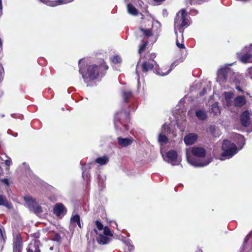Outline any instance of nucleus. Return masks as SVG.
Instances as JSON below:
<instances>
[{
    "mask_svg": "<svg viewBox=\"0 0 252 252\" xmlns=\"http://www.w3.org/2000/svg\"><path fill=\"white\" fill-rule=\"evenodd\" d=\"M252 235V233H249L245 238L243 244L242 246V248L241 250V252H244L246 251V246H247V243L248 241V240L250 239V237Z\"/></svg>",
    "mask_w": 252,
    "mask_h": 252,
    "instance_id": "obj_33",
    "label": "nucleus"
},
{
    "mask_svg": "<svg viewBox=\"0 0 252 252\" xmlns=\"http://www.w3.org/2000/svg\"><path fill=\"white\" fill-rule=\"evenodd\" d=\"M40 2L50 6H56L65 4L73 1L74 0H39Z\"/></svg>",
    "mask_w": 252,
    "mask_h": 252,
    "instance_id": "obj_10",
    "label": "nucleus"
},
{
    "mask_svg": "<svg viewBox=\"0 0 252 252\" xmlns=\"http://www.w3.org/2000/svg\"><path fill=\"white\" fill-rule=\"evenodd\" d=\"M238 139L240 141V143L242 145V146L240 148V149H241L242 148L243 146H244L245 144V138L243 136H242L241 135H238Z\"/></svg>",
    "mask_w": 252,
    "mask_h": 252,
    "instance_id": "obj_37",
    "label": "nucleus"
},
{
    "mask_svg": "<svg viewBox=\"0 0 252 252\" xmlns=\"http://www.w3.org/2000/svg\"><path fill=\"white\" fill-rule=\"evenodd\" d=\"M96 240L98 243L101 245L107 244L110 241L109 238L107 237V236H105L101 234L98 236Z\"/></svg>",
    "mask_w": 252,
    "mask_h": 252,
    "instance_id": "obj_28",
    "label": "nucleus"
},
{
    "mask_svg": "<svg viewBox=\"0 0 252 252\" xmlns=\"http://www.w3.org/2000/svg\"><path fill=\"white\" fill-rule=\"evenodd\" d=\"M39 245L40 242L38 241L31 242L28 246L27 252H40Z\"/></svg>",
    "mask_w": 252,
    "mask_h": 252,
    "instance_id": "obj_18",
    "label": "nucleus"
},
{
    "mask_svg": "<svg viewBox=\"0 0 252 252\" xmlns=\"http://www.w3.org/2000/svg\"><path fill=\"white\" fill-rule=\"evenodd\" d=\"M111 61L114 64L120 63L122 62V60L119 55H116L112 57L110 59Z\"/></svg>",
    "mask_w": 252,
    "mask_h": 252,
    "instance_id": "obj_32",
    "label": "nucleus"
},
{
    "mask_svg": "<svg viewBox=\"0 0 252 252\" xmlns=\"http://www.w3.org/2000/svg\"><path fill=\"white\" fill-rule=\"evenodd\" d=\"M121 95L124 101L126 103L129 102L132 97V92L128 89L122 90Z\"/></svg>",
    "mask_w": 252,
    "mask_h": 252,
    "instance_id": "obj_19",
    "label": "nucleus"
},
{
    "mask_svg": "<svg viewBox=\"0 0 252 252\" xmlns=\"http://www.w3.org/2000/svg\"><path fill=\"white\" fill-rule=\"evenodd\" d=\"M246 94H247V95H249V94H249V93H248V92H247V93H246Z\"/></svg>",
    "mask_w": 252,
    "mask_h": 252,
    "instance_id": "obj_58",
    "label": "nucleus"
},
{
    "mask_svg": "<svg viewBox=\"0 0 252 252\" xmlns=\"http://www.w3.org/2000/svg\"><path fill=\"white\" fill-rule=\"evenodd\" d=\"M251 114L246 110L242 112L240 116L241 124L244 127L248 126L251 124Z\"/></svg>",
    "mask_w": 252,
    "mask_h": 252,
    "instance_id": "obj_11",
    "label": "nucleus"
},
{
    "mask_svg": "<svg viewBox=\"0 0 252 252\" xmlns=\"http://www.w3.org/2000/svg\"><path fill=\"white\" fill-rule=\"evenodd\" d=\"M248 252H252V246L251 247L250 250Z\"/></svg>",
    "mask_w": 252,
    "mask_h": 252,
    "instance_id": "obj_54",
    "label": "nucleus"
},
{
    "mask_svg": "<svg viewBox=\"0 0 252 252\" xmlns=\"http://www.w3.org/2000/svg\"><path fill=\"white\" fill-rule=\"evenodd\" d=\"M153 0L156 2H160V1H163L164 0Z\"/></svg>",
    "mask_w": 252,
    "mask_h": 252,
    "instance_id": "obj_53",
    "label": "nucleus"
},
{
    "mask_svg": "<svg viewBox=\"0 0 252 252\" xmlns=\"http://www.w3.org/2000/svg\"><path fill=\"white\" fill-rule=\"evenodd\" d=\"M195 116L200 120H205L207 118L206 112L203 109H198L195 111Z\"/></svg>",
    "mask_w": 252,
    "mask_h": 252,
    "instance_id": "obj_26",
    "label": "nucleus"
},
{
    "mask_svg": "<svg viewBox=\"0 0 252 252\" xmlns=\"http://www.w3.org/2000/svg\"><path fill=\"white\" fill-rule=\"evenodd\" d=\"M83 59L79 61V73L82 75V77L85 83L88 84L89 82L96 79L99 75V70L100 68H104L107 70L108 66L106 64H102L98 66L96 65H90L87 66H84L81 64L84 62Z\"/></svg>",
    "mask_w": 252,
    "mask_h": 252,
    "instance_id": "obj_1",
    "label": "nucleus"
},
{
    "mask_svg": "<svg viewBox=\"0 0 252 252\" xmlns=\"http://www.w3.org/2000/svg\"><path fill=\"white\" fill-rule=\"evenodd\" d=\"M138 64H139V63L137 64V65L136 66V73L137 74L138 83H139V78H140L139 74V73H138V69L139 68Z\"/></svg>",
    "mask_w": 252,
    "mask_h": 252,
    "instance_id": "obj_44",
    "label": "nucleus"
},
{
    "mask_svg": "<svg viewBox=\"0 0 252 252\" xmlns=\"http://www.w3.org/2000/svg\"><path fill=\"white\" fill-rule=\"evenodd\" d=\"M133 0H125V2L127 4V9L128 13L132 15H136L138 13V11L136 8L130 3Z\"/></svg>",
    "mask_w": 252,
    "mask_h": 252,
    "instance_id": "obj_21",
    "label": "nucleus"
},
{
    "mask_svg": "<svg viewBox=\"0 0 252 252\" xmlns=\"http://www.w3.org/2000/svg\"><path fill=\"white\" fill-rule=\"evenodd\" d=\"M245 75L247 77L250 78L252 80V66L249 67L245 73Z\"/></svg>",
    "mask_w": 252,
    "mask_h": 252,
    "instance_id": "obj_36",
    "label": "nucleus"
},
{
    "mask_svg": "<svg viewBox=\"0 0 252 252\" xmlns=\"http://www.w3.org/2000/svg\"><path fill=\"white\" fill-rule=\"evenodd\" d=\"M206 92V90L205 89H203L202 92L200 93V95H203Z\"/></svg>",
    "mask_w": 252,
    "mask_h": 252,
    "instance_id": "obj_50",
    "label": "nucleus"
},
{
    "mask_svg": "<svg viewBox=\"0 0 252 252\" xmlns=\"http://www.w3.org/2000/svg\"><path fill=\"white\" fill-rule=\"evenodd\" d=\"M12 163V160L10 158H8L5 160V164L7 166H9Z\"/></svg>",
    "mask_w": 252,
    "mask_h": 252,
    "instance_id": "obj_43",
    "label": "nucleus"
},
{
    "mask_svg": "<svg viewBox=\"0 0 252 252\" xmlns=\"http://www.w3.org/2000/svg\"><path fill=\"white\" fill-rule=\"evenodd\" d=\"M95 224L99 230H102L104 227L99 220H97L95 221Z\"/></svg>",
    "mask_w": 252,
    "mask_h": 252,
    "instance_id": "obj_35",
    "label": "nucleus"
},
{
    "mask_svg": "<svg viewBox=\"0 0 252 252\" xmlns=\"http://www.w3.org/2000/svg\"><path fill=\"white\" fill-rule=\"evenodd\" d=\"M164 160L172 165H178L180 161L178 159L177 152L175 150L168 151L165 157H163Z\"/></svg>",
    "mask_w": 252,
    "mask_h": 252,
    "instance_id": "obj_8",
    "label": "nucleus"
},
{
    "mask_svg": "<svg viewBox=\"0 0 252 252\" xmlns=\"http://www.w3.org/2000/svg\"><path fill=\"white\" fill-rule=\"evenodd\" d=\"M129 121V110H120L117 112L114 117V125L119 134L128 129L127 123Z\"/></svg>",
    "mask_w": 252,
    "mask_h": 252,
    "instance_id": "obj_3",
    "label": "nucleus"
},
{
    "mask_svg": "<svg viewBox=\"0 0 252 252\" xmlns=\"http://www.w3.org/2000/svg\"><path fill=\"white\" fill-rule=\"evenodd\" d=\"M7 133L8 134L11 135L14 137H17L18 135V133L17 132H13L12 130L10 129H8Z\"/></svg>",
    "mask_w": 252,
    "mask_h": 252,
    "instance_id": "obj_40",
    "label": "nucleus"
},
{
    "mask_svg": "<svg viewBox=\"0 0 252 252\" xmlns=\"http://www.w3.org/2000/svg\"><path fill=\"white\" fill-rule=\"evenodd\" d=\"M204 1H206V0H203Z\"/></svg>",
    "mask_w": 252,
    "mask_h": 252,
    "instance_id": "obj_61",
    "label": "nucleus"
},
{
    "mask_svg": "<svg viewBox=\"0 0 252 252\" xmlns=\"http://www.w3.org/2000/svg\"><path fill=\"white\" fill-rule=\"evenodd\" d=\"M93 163H90L88 164L83 165L82 162H81L82 165L81 169L82 170V176L84 180H88L90 178V174L87 170L88 169H90L91 168V165H92Z\"/></svg>",
    "mask_w": 252,
    "mask_h": 252,
    "instance_id": "obj_20",
    "label": "nucleus"
},
{
    "mask_svg": "<svg viewBox=\"0 0 252 252\" xmlns=\"http://www.w3.org/2000/svg\"><path fill=\"white\" fill-rule=\"evenodd\" d=\"M193 2V1L191 2L190 4H192Z\"/></svg>",
    "mask_w": 252,
    "mask_h": 252,
    "instance_id": "obj_59",
    "label": "nucleus"
},
{
    "mask_svg": "<svg viewBox=\"0 0 252 252\" xmlns=\"http://www.w3.org/2000/svg\"><path fill=\"white\" fill-rule=\"evenodd\" d=\"M118 144L123 147H126L129 145H130L134 141L132 137H129L126 138H123L122 137H118L117 138Z\"/></svg>",
    "mask_w": 252,
    "mask_h": 252,
    "instance_id": "obj_15",
    "label": "nucleus"
},
{
    "mask_svg": "<svg viewBox=\"0 0 252 252\" xmlns=\"http://www.w3.org/2000/svg\"><path fill=\"white\" fill-rule=\"evenodd\" d=\"M221 148L223 152L220 158L221 160L231 158L239 151L235 144L227 140H223Z\"/></svg>",
    "mask_w": 252,
    "mask_h": 252,
    "instance_id": "obj_4",
    "label": "nucleus"
},
{
    "mask_svg": "<svg viewBox=\"0 0 252 252\" xmlns=\"http://www.w3.org/2000/svg\"><path fill=\"white\" fill-rule=\"evenodd\" d=\"M22 249V241L20 238L17 237L13 242V252H20Z\"/></svg>",
    "mask_w": 252,
    "mask_h": 252,
    "instance_id": "obj_23",
    "label": "nucleus"
},
{
    "mask_svg": "<svg viewBox=\"0 0 252 252\" xmlns=\"http://www.w3.org/2000/svg\"><path fill=\"white\" fill-rule=\"evenodd\" d=\"M133 249V246L132 245H129V250H132Z\"/></svg>",
    "mask_w": 252,
    "mask_h": 252,
    "instance_id": "obj_52",
    "label": "nucleus"
},
{
    "mask_svg": "<svg viewBox=\"0 0 252 252\" xmlns=\"http://www.w3.org/2000/svg\"><path fill=\"white\" fill-rule=\"evenodd\" d=\"M156 57L155 53H152L150 55V59H154V58Z\"/></svg>",
    "mask_w": 252,
    "mask_h": 252,
    "instance_id": "obj_49",
    "label": "nucleus"
},
{
    "mask_svg": "<svg viewBox=\"0 0 252 252\" xmlns=\"http://www.w3.org/2000/svg\"><path fill=\"white\" fill-rule=\"evenodd\" d=\"M247 102L245 97L243 95H238L233 99V106L236 107H242Z\"/></svg>",
    "mask_w": 252,
    "mask_h": 252,
    "instance_id": "obj_16",
    "label": "nucleus"
},
{
    "mask_svg": "<svg viewBox=\"0 0 252 252\" xmlns=\"http://www.w3.org/2000/svg\"><path fill=\"white\" fill-rule=\"evenodd\" d=\"M168 140V138L164 134H163L162 133L159 134L158 137V142L160 144H165L167 142Z\"/></svg>",
    "mask_w": 252,
    "mask_h": 252,
    "instance_id": "obj_31",
    "label": "nucleus"
},
{
    "mask_svg": "<svg viewBox=\"0 0 252 252\" xmlns=\"http://www.w3.org/2000/svg\"><path fill=\"white\" fill-rule=\"evenodd\" d=\"M237 55L238 59L243 63H247L251 62L252 59V43L245 46Z\"/></svg>",
    "mask_w": 252,
    "mask_h": 252,
    "instance_id": "obj_6",
    "label": "nucleus"
},
{
    "mask_svg": "<svg viewBox=\"0 0 252 252\" xmlns=\"http://www.w3.org/2000/svg\"><path fill=\"white\" fill-rule=\"evenodd\" d=\"M197 252H202L201 250H198Z\"/></svg>",
    "mask_w": 252,
    "mask_h": 252,
    "instance_id": "obj_56",
    "label": "nucleus"
},
{
    "mask_svg": "<svg viewBox=\"0 0 252 252\" xmlns=\"http://www.w3.org/2000/svg\"><path fill=\"white\" fill-rule=\"evenodd\" d=\"M0 235L1 239L4 241V234L3 233V230H2V227L0 226Z\"/></svg>",
    "mask_w": 252,
    "mask_h": 252,
    "instance_id": "obj_46",
    "label": "nucleus"
},
{
    "mask_svg": "<svg viewBox=\"0 0 252 252\" xmlns=\"http://www.w3.org/2000/svg\"><path fill=\"white\" fill-rule=\"evenodd\" d=\"M209 130L211 133H213L215 130V127L213 126H211L209 127Z\"/></svg>",
    "mask_w": 252,
    "mask_h": 252,
    "instance_id": "obj_48",
    "label": "nucleus"
},
{
    "mask_svg": "<svg viewBox=\"0 0 252 252\" xmlns=\"http://www.w3.org/2000/svg\"><path fill=\"white\" fill-rule=\"evenodd\" d=\"M210 112L214 116H217L220 114V107L219 106L218 102H215L211 105Z\"/></svg>",
    "mask_w": 252,
    "mask_h": 252,
    "instance_id": "obj_27",
    "label": "nucleus"
},
{
    "mask_svg": "<svg viewBox=\"0 0 252 252\" xmlns=\"http://www.w3.org/2000/svg\"><path fill=\"white\" fill-rule=\"evenodd\" d=\"M187 15V14L185 9H182L177 13L174 19V31L176 34H177L178 31L183 34V30H181V29L184 27L189 26Z\"/></svg>",
    "mask_w": 252,
    "mask_h": 252,
    "instance_id": "obj_5",
    "label": "nucleus"
},
{
    "mask_svg": "<svg viewBox=\"0 0 252 252\" xmlns=\"http://www.w3.org/2000/svg\"><path fill=\"white\" fill-rule=\"evenodd\" d=\"M176 45L180 49H184V48H185V45H184V43H179L177 39L176 40Z\"/></svg>",
    "mask_w": 252,
    "mask_h": 252,
    "instance_id": "obj_41",
    "label": "nucleus"
},
{
    "mask_svg": "<svg viewBox=\"0 0 252 252\" xmlns=\"http://www.w3.org/2000/svg\"><path fill=\"white\" fill-rule=\"evenodd\" d=\"M0 206H4L8 209L13 208L11 203L7 200L6 196L1 194L0 195Z\"/></svg>",
    "mask_w": 252,
    "mask_h": 252,
    "instance_id": "obj_22",
    "label": "nucleus"
},
{
    "mask_svg": "<svg viewBox=\"0 0 252 252\" xmlns=\"http://www.w3.org/2000/svg\"><path fill=\"white\" fill-rule=\"evenodd\" d=\"M70 223L74 225H76V224H77L79 228H82L80 217L78 214L72 215L70 218Z\"/></svg>",
    "mask_w": 252,
    "mask_h": 252,
    "instance_id": "obj_25",
    "label": "nucleus"
},
{
    "mask_svg": "<svg viewBox=\"0 0 252 252\" xmlns=\"http://www.w3.org/2000/svg\"><path fill=\"white\" fill-rule=\"evenodd\" d=\"M62 110L63 111V110H64V108L63 107V108H62Z\"/></svg>",
    "mask_w": 252,
    "mask_h": 252,
    "instance_id": "obj_60",
    "label": "nucleus"
},
{
    "mask_svg": "<svg viewBox=\"0 0 252 252\" xmlns=\"http://www.w3.org/2000/svg\"><path fill=\"white\" fill-rule=\"evenodd\" d=\"M227 70L225 68H222L218 70L217 80L220 84L225 82L227 80Z\"/></svg>",
    "mask_w": 252,
    "mask_h": 252,
    "instance_id": "obj_13",
    "label": "nucleus"
},
{
    "mask_svg": "<svg viewBox=\"0 0 252 252\" xmlns=\"http://www.w3.org/2000/svg\"><path fill=\"white\" fill-rule=\"evenodd\" d=\"M163 130L167 133H169L170 131V128L168 125L164 124L162 126Z\"/></svg>",
    "mask_w": 252,
    "mask_h": 252,
    "instance_id": "obj_39",
    "label": "nucleus"
},
{
    "mask_svg": "<svg viewBox=\"0 0 252 252\" xmlns=\"http://www.w3.org/2000/svg\"><path fill=\"white\" fill-rule=\"evenodd\" d=\"M103 234L104 235L108 236H112L113 234L111 232L110 228L108 226H105L103 228Z\"/></svg>",
    "mask_w": 252,
    "mask_h": 252,
    "instance_id": "obj_34",
    "label": "nucleus"
},
{
    "mask_svg": "<svg viewBox=\"0 0 252 252\" xmlns=\"http://www.w3.org/2000/svg\"><path fill=\"white\" fill-rule=\"evenodd\" d=\"M148 43L147 41L143 42L140 46L138 52L139 53H141L146 48Z\"/></svg>",
    "mask_w": 252,
    "mask_h": 252,
    "instance_id": "obj_38",
    "label": "nucleus"
},
{
    "mask_svg": "<svg viewBox=\"0 0 252 252\" xmlns=\"http://www.w3.org/2000/svg\"><path fill=\"white\" fill-rule=\"evenodd\" d=\"M2 46V42L1 39L0 38V48Z\"/></svg>",
    "mask_w": 252,
    "mask_h": 252,
    "instance_id": "obj_55",
    "label": "nucleus"
},
{
    "mask_svg": "<svg viewBox=\"0 0 252 252\" xmlns=\"http://www.w3.org/2000/svg\"><path fill=\"white\" fill-rule=\"evenodd\" d=\"M109 158L106 156L98 157L95 159V160L91 163H93L92 165L94 163H97L100 165H104L106 164L109 161Z\"/></svg>",
    "mask_w": 252,
    "mask_h": 252,
    "instance_id": "obj_24",
    "label": "nucleus"
},
{
    "mask_svg": "<svg viewBox=\"0 0 252 252\" xmlns=\"http://www.w3.org/2000/svg\"><path fill=\"white\" fill-rule=\"evenodd\" d=\"M140 32L146 37H149L153 35L152 31L150 29H146L142 28H139Z\"/></svg>",
    "mask_w": 252,
    "mask_h": 252,
    "instance_id": "obj_30",
    "label": "nucleus"
},
{
    "mask_svg": "<svg viewBox=\"0 0 252 252\" xmlns=\"http://www.w3.org/2000/svg\"><path fill=\"white\" fill-rule=\"evenodd\" d=\"M53 212L57 217H60L66 214L67 210L62 203H57L53 208Z\"/></svg>",
    "mask_w": 252,
    "mask_h": 252,
    "instance_id": "obj_12",
    "label": "nucleus"
},
{
    "mask_svg": "<svg viewBox=\"0 0 252 252\" xmlns=\"http://www.w3.org/2000/svg\"><path fill=\"white\" fill-rule=\"evenodd\" d=\"M61 240V237L59 234H56L53 238L54 241L60 242Z\"/></svg>",
    "mask_w": 252,
    "mask_h": 252,
    "instance_id": "obj_42",
    "label": "nucleus"
},
{
    "mask_svg": "<svg viewBox=\"0 0 252 252\" xmlns=\"http://www.w3.org/2000/svg\"><path fill=\"white\" fill-rule=\"evenodd\" d=\"M197 138V134L194 133H190L184 137V141L186 145H190L193 144Z\"/></svg>",
    "mask_w": 252,
    "mask_h": 252,
    "instance_id": "obj_14",
    "label": "nucleus"
},
{
    "mask_svg": "<svg viewBox=\"0 0 252 252\" xmlns=\"http://www.w3.org/2000/svg\"><path fill=\"white\" fill-rule=\"evenodd\" d=\"M190 154L197 157H204L206 155V150L202 147H193L188 150L186 153L187 161L190 164L196 167L207 166L211 162L212 159L211 158H208L204 161H201L196 159Z\"/></svg>",
    "mask_w": 252,
    "mask_h": 252,
    "instance_id": "obj_2",
    "label": "nucleus"
},
{
    "mask_svg": "<svg viewBox=\"0 0 252 252\" xmlns=\"http://www.w3.org/2000/svg\"><path fill=\"white\" fill-rule=\"evenodd\" d=\"M24 199L28 205L29 209L35 214H40L42 212V209L35 199L30 196H25Z\"/></svg>",
    "mask_w": 252,
    "mask_h": 252,
    "instance_id": "obj_7",
    "label": "nucleus"
},
{
    "mask_svg": "<svg viewBox=\"0 0 252 252\" xmlns=\"http://www.w3.org/2000/svg\"><path fill=\"white\" fill-rule=\"evenodd\" d=\"M236 89L238 90L239 92L243 93L244 91L241 89V88L239 86H236L235 87Z\"/></svg>",
    "mask_w": 252,
    "mask_h": 252,
    "instance_id": "obj_47",
    "label": "nucleus"
},
{
    "mask_svg": "<svg viewBox=\"0 0 252 252\" xmlns=\"http://www.w3.org/2000/svg\"><path fill=\"white\" fill-rule=\"evenodd\" d=\"M179 63V61H176L175 62H174L171 65V66H170V68L165 72V73H163V72H158L157 71V73L160 75H161V76H164V75H166L168 74H169L170 71L172 70V69L173 68V67H174L175 66H176V65H177Z\"/></svg>",
    "mask_w": 252,
    "mask_h": 252,
    "instance_id": "obj_29",
    "label": "nucleus"
},
{
    "mask_svg": "<svg viewBox=\"0 0 252 252\" xmlns=\"http://www.w3.org/2000/svg\"><path fill=\"white\" fill-rule=\"evenodd\" d=\"M23 164L24 166H25V167H28V166H29V165H28L26 162H23Z\"/></svg>",
    "mask_w": 252,
    "mask_h": 252,
    "instance_id": "obj_51",
    "label": "nucleus"
},
{
    "mask_svg": "<svg viewBox=\"0 0 252 252\" xmlns=\"http://www.w3.org/2000/svg\"><path fill=\"white\" fill-rule=\"evenodd\" d=\"M1 182H2L3 183H4V184H5L7 186L9 185V181L6 178H4V179H1Z\"/></svg>",
    "mask_w": 252,
    "mask_h": 252,
    "instance_id": "obj_45",
    "label": "nucleus"
},
{
    "mask_svg": "<svg viewBox=\"0 0 252 252\" xmlns=\"http://www.w3.org/2000/svg\"><path fill=\"white\" fill-rule=\"evenodd\" d=\"M155 65L158 66L153 59H149L144 61L141 64V70L143 73H147L149 71L153 69Z\"/></svg>",
    "mask_w": 252,
    "mask_h": 252,
    "instance_id": "obj_9",
    "label": "nucleus"
},
{
    "mask_svg": "<svg viewBox=\"0 0 252 252\" xmlns=\"http://www.w3.org/2000/svg\"><path fill=\"white\" fill-rule=\"evenodd\" d=\"M249 63H252V59L251 60V62H249Z\"/></svg>",
    "mask_w": 252,
    "mask_h": 252,
    "instance_id": "obj_57",
    "label": "nucleus"
},
{
    "mask_svg": "<svg viewBox=\"0 0 252 252\" xmlns=\"http://www.w3.org/2000/svg\"><path fill=\"white\" fill-rule=\"evenodd\" d=\"M225 104L227 107L233 106V100L232 98L234 95V93L232 92H227L223 93Z\"/></svg>",
    "mask_w": 252,
    "mask_h": 252,
    "instance_id": "obj_17",
    "label": "nucleus"
}]
</instances>
